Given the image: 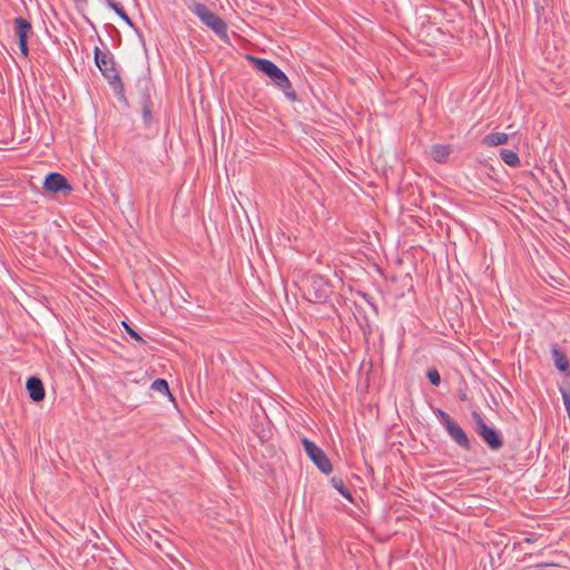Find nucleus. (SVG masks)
Instances as JSON below:
<instances>
[{
  "label": "nucleus",
  "mask_w": 570,
  "mask_h": 570,
  "mask_svg": "<svg viewBox=\"0 0 570 570\" xmlns=\"http://www.w3.org/2000/svg\"><path fill=\"white\" fill-rule=\"evenodd\" d=\"M246 59L258 71L266 75L272 80V82L277 88H279L291 101L297 100V95L295 90L292 88V83L288 77L273 61L264 58H257L250 55H247Z\"/></svg>",
  "instance_id": "obj_1"
},
{
  "label": "nucleus",
  "mask_w": 570,
  "mask_h": 570,
  "mask_svg": "<svg viewBox=\"0 0 570 570\" xmlns=\"http://www.w3.org/2000/svg\"><path fill=\"white\" fill-rule=\"evenodd\" d=\"M100 47H95V61L102 75L109 79V82L115 87L117 95L124 98V85L120 76L115 69V61L108 47L104 43L102 39L99 38Z\"/></svg>",
  "instance_id": "obj_2"
},
{
  "label": "nucleus",
  "mask_w": 570,
  "mask_h": 570,
  "mask_svg": "<svg viewBox=\"0 0 570 570\" xmlns=\"http://www.w3.org/2000/svg\"><path fill=\"white\" fill-rule=\"evenodd\" d=\"M433 412L435 416L439 419L440 423L445 429L450 439L453 442H455L461 449L470 451V439L468 438L464 430L455 422V420L441 409H435Z\"/></svg>",
  "instance_id": "obj_3"
},
{
  "label": "nucleus",
  "mask_w": 570,
  "mask_h": 570,
  "mask_svg": "<svg viewBox=\"0 0 570 570\" xmlns=\"http://www.w3.org/2000/svg\"><path fill=\"white\" fill-rule=\"evenodd\" d=\"M191 11L217 36H226V22L218 14L212 11L206 4L196 2L191 7Z\"/></svg>",
  "instance_id": "obj_4"
},
{
  "label": "nucleus",
  "mask_w": 570,
  "mask_h": 570,
  "mask_svg": "<svg viewBox=\"0 0 570 570\" xmlns=\"http://www.w3.org/2000/svg\"><path fill=\"white\" fill-rule=\"evenodd\" d=\"M476 434L487 443L492 451H499L503 446V436L494 428L489 426L482 416L473 412Z\"/></svg>",
  "instance_id": "obj_5"
},
{
  "label": "nucleus",
  "mask_w": 570,
  "mask_h": 570,
  "mask_svg": "<svg viewBox=\"0 0 570 570\" xmlns=\"http://www.w3.org/2000/svg\"><path fill=\"white\" fill-rule=\"evenodd\" d=\"M331 294L328 281L321 275H312L307 278L305 296L309 302L323 303Z\"/></svg>",
  "instance_id": "obj_6"
},
{
  "label": "nucleus",
  "mask_w": 570,
  "mask_h": 570,
  "mask_svg": "<svg viewBox=\"0 0 570 570\" xmlns=\"http://www.w3.org/2000/svg\"><path fill=\"white\" fill-rule=\"evenodd\" d=\"M304 451L308 455V458L313 461V463L325 474H328L332 472L333 466L325 454V452L317 446L314 442L311 440L304 438L302 440Z\"/></svg>",
  "instance_id": "obj_7"
},
{
  "label": "nucleus",
  "mask_w": 570,
  "mask_h": 570,
  "mask_svg": "<svg viewBox=\"0 0 570 570\" xmlns=\"http://www.w3.org/2000/svg\"><path fill=\"white\" fill-rule=\"evenodd\" d=\"M43 188L55 194L60 193L62 196H69L72 191L67 178L59 173L48 174L43 181Z\"/></svg>",
  "instance_id": "obj_8"
},
{
  "label": "nucleus",
  "mask_w": 570,
  "mask_h": 570,
  "mask_svg": "<svg viewBox=\"0 0 570 570\" xmlns=\"http://www.w3.org/2000/svg\"><path fill=\"white\" fill-rule=\"evenodd\" d=\"M139 87V105L142 112V121L146 126H150L153 121V102L148 92V82L146 80L138 82Z\"/></svg>",
  "instance_id": "obj_9"
},
{
  "label": "nucleus",
  "mask_w": 570,
  "mask_h": 570,
  "mask_svg": "<svg viewBox=\"0 0 570 570\" xmlns=\"http://www.w3.org/2000/svg\"><path fill=\"white\" fill-rule=\"evenodd\" d=\"M26 389L28 391L29 397L35 402H40L46 396L43 383L37 376H30L27 380Z\"/></svg>",
  "instance_id": "obj_10"
},
{
  "label": "nucleus",
  "mask_w": 570,
  "mask_h": 570,
  "mask_svg": "<svg viewBox=\"0 0 570 570\" xmlns=\"http://www.w3.org/2000/svg\"><path fill=\"white\" fill-rule=\"evenodd\" d=\"M551 354L554 366L560 372H567L570 367V364L566 353L561 351L557 345H553L551 348Z\"/></svg>",
  "instance_id": "obj_11"
},
{
  "label": "nucleus",
  "mask_w": 570,
  "mask_h": 570,
  "mask_svg": "<svg viewBox=\"0 0 570 570\" xmlns=\"http://www.w3.org/2000/svg\"><path fill=\"white\" fill-rule=\"evenodd\" d=\"M509 140V135L505 132H490L482 139V144L489 147L504 145Z\"/></svg>",
  "instance_id": "obj_12"
},
{
  "label": "nucleus",
  "mask_w": 570,
  "mask_h": 570,
  "mask_svg": "<svg viewBox=\"0 0 570 570\" xmlns=\"http://www.w3.org/2000/svg\"><path fill=\"white\" fill-rule=\"evenodd\" d=\"M12 24L14 36H28V32H30L32 28L31 23L22 17L14 18Z\"/></svg>",
  "instance_id": "obj_13"
},
{
  "label": "nucleus",
  "mask_w": 570,
  "mask_h": 570,
  "mask_svg": "<svg viewBox=\"0 0 570 570\" xmlns=\"http://www.w3.org/2000/svg\"><path fill=\"white\" fill-rule=\"evenodd\" d=\"M450 155V146L448 145H434L431 149L432 158L438 163H443Z\"/></svg>",
  "instance_id": "obj_14"
},
{
  "label": "nucleus",
  "mask_w": 570,
  "mask_h": 570,
  "mask_svg": "<svg viewBox=\"0 0 570 570\" xmlns=\"http://www.w3.org/2000/svg\"><path fill=\"white\" fill-rule=\"evenodd\" d=\"M500 158L510 167H519L520 158L518 154L513 150L502 148L500 150Z\"/></svg>",
  "instance_id": "obj_15"
},
{
  "label": "nucleus",
  "mask_w": 570,
  "mask_h": 570,
  "mask_svg": "<svg viewBox=\"0 0 570 570\" xmlns=\"http://www.w3.org/2000/svg\"><path fill=\"white\" fill-rule=\"evenodd\" d=\"M331 484L334 489H336L345 499H347L350 502H353V497L348 488L345 485L342 478L333 476L331 479Z\"/></svg>",
  "instance_id": "obj_16"
},
{
  "label": "nucleus",
  "mask_w": 570,
  "mask_h": 570,
  "mask_svg": "<svg viewBox=\"0 0 570 570\" xmlns=\"http://www.w3.org/2000/svg\"><path fill=\"white\" fill-rule=\"evenodd\" d=\"M150 389L155 392H159L161 394L171 396L169 386L166 380L164 379H157L151 383Z\"/></svg>",
  "instance_id": "obj_17"
},
{
  "label": "nucleus",
  "mask_w": 570,
  "mask_h": 570,
  "mask_svg": "<svg viewBox=\"0 0 570 570\" xmlns=\"http://www.w3.org/2000/svg\"><path fill=\"white\" fill-rule=\"evenodd\" d=\"M108 6L119 16L121 17L124 20H126L128 23H131L130 22V19L128 17V14L126 13L125 9L122 6H120L119 3L115 2L114 0H108Z\"/></svg>",
  "instance_id": "obj_18"
},
{
  "label": "nucleus",
  "mask_w": 570,
  "mask_h": 570,
  "mask_svg": "<svg viewBox=\"0 0 570 570\" xmlns=\"http://www.w3.org/2000/svg\"><path fill=\"white\" fill-rule=\"evenodd\" d=\"M426 377L430 383L434 386H439L441 383V376L435 367H430L426 372Z\"/></svg>",
  "instance_id": "obj_19"
},
{
  "label": "nucleus",
  "mask_w": 570,
  "mask_h": 570,
  "mask_svg": "<svg viewBox=\"0 0 570 570\" xmlns=\"http://www.w3.org/2000/svg\"><path fill=\"white\" fill-rule=\"evenodd\" d=\"M28 39L29 38H18V47H19V50L21 52V55L27 58L28 57V52H29V49H28Z\"/></svg>",
  "instance_id": "obj_20"
},
{
  "label": "nucleus",
  "mask_w": 570,
  "mask_h": 570,
  "mask_svg": "<svg viewBox=\"0 0 570 570\" xmlns=\"http://www.w3.org/2000/svg\"><path fill=\"white\" fill-rule=\"evenodd\" d=\"M124 326L131 338H134L137 342L145 343L144 338L139 335V333L131 328L127 323L124 322Z\"/></svg>",
  "instance_id": "obj_21"
},
{
  "label": "nucleus",
  "mask_w": 570,
  "mask_h": 570,
  "mask_svg": "<svg viewBox=\"0 0 570 570\" xmlns=\"http://www.w3.org/2000/svg\"><path fill=\"white\" fill-rule=\"evenodd\" d=\"M460 399H461L462 401H465V400H466L465 394H461Z\"/></svg>",
  "instance_id": "obj_22"
}]
</instances>
